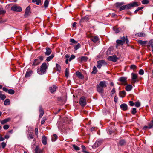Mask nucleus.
<instances>
[{"label": "nucleus", "instance_id": "obj_1", "mask_svg": "<svg viewBox=\"0 0 153 153\" xmlns=\"http://www.w3.org/2000/svg\"><path fill=\"white\" fill-rule=\"evenodd\" d=\"M46 64L44 63L41 66L40 69H37V73L40 75L42 74L46 71Z\"/></svg>", "mask_w": 153, "mask_h": 153}, {"label": "nucleus", "instance_id": "obj_2", "mask_svg": "<svg viewBox=\"0 0 153 153\" xmlns=\"http://www.w3.org/2000/svg\"><path fill=\"white\" fill-rule=\"evenodd\" d=\"M138 5H139L138 4V2H134L124 6L125 8V10H127V9H129L132 7H137Z\"/></svg>", "mask_w": 153, "mask_h": 153}, {"label": "nucleus", "instance_id": "obj_3", "mask_svg": "<svg viewBox=\"0 0 153 153\" xmlns=\"http://www.w3.org/2000/svg\"><path fill=\"white\" fill-rule=\"evenodd\" d=\"M97 63L98 64L97 65V66L99 69H100L101 67L103 65L106 64V62L103 60L98 61L97 62Z\"/></svg>", "mask_w": 153, "mask_h": 153}, {"label": "nucleus", "instance_id": "obj_4", "mask_svg": "<svg viewBox=\"0 0 153 153\" xmlns=\"http://www.w3.org/2000/svg\"><path fill=\"white\" fill-rule=\"evenodd\" d=\"M131 75L132 78L131 82L132 83H134L137 81H138L137 74L134 73H132Z\"/></svg>", "mask_w": 153, "mask_h": 153}, {"label": "nucleus", "instance_id": "obj_5", "mask_svg": "<svg viewBox=\"0 0 153 153\" xmlns=\"http://www.w3.org/2000/svg\"><path fill=\"white\" fill-rule=\"evenodd\" d=\"M97 91L101 95H102L104 94V90L103 88L99 86L98 85H97Z\"/></svg>", "mask_w": 153, "mask_h": 153}, {"label": "nucleus", "instance_id": "obj_6", "mask_svg": "<svg viewBox=\"0 0 153 153\" xmlns=\"http://www.w3.org/2000/svg\"><path fill=\"white\" fill-rule=\"evenodd\" d=\"M11 10L17 12H20L22 11V8L19 6H17L14 5L11 7Z\"/></svg>", "mask_w": 153, "mask_h": 153}, {"label": "nucleus", "instance_id": "obj_7", "mask_svg": "<svg viewBox=\"0 0 153 153\" xmlns=\"http://www.w3.org/2000/svg\"><path fill=\"white\" fill-rule=\"evenodd\" d=\"M79 103L80 105L82 106H85L86 104V100L85 97L83 96L80 99Z\"/></svg>", "mask_w": 153, "mask_h": 153}, {"label": "nucleus", "instance_id": "obj_8", "mask_svg": "<svg viewBox=\"0 0 153 153\" xmlns=\"http://www.w3.org/2000/svg\"><path fill=\"white\" fill-rule=\"evenodd\" d=\"M108 59L109 61L116 62L118 60V58L115 55H114L113 56L108 57Z\"/></svg>", "mask_w": 153, "mask_h": 153}, {"label": "nucleus", "instance_id": "obj_9", "mask_svg": "<svg viewBox=\"0 0 153 153\" xmlns=\"http://www.w3.org/2000/svg\"><path fill=\"white\" fill-rule=\"evenodd\" d=\"M40 63V61L38 59H35L34 61H33V64L32 65V67L33 68L36 66L38 65Z\"/></svg>", "mask_w": 153, "mask_h": 153}, {"label": "nucleus", "instance_id": "obj_10", "mask_svg": "<svg viewBox=\"0 0 153 153\" xmlns=\"http://www.w3.org/2000/svg\"><path fill=\"white\" fill-rule=\"evenodd\" d=\"M153 127V118L151 122L149 124L148 126H144L143 128V130H146L147 129L149 128H151Z\"/></svg>", "mask_w": 153, "mask_h": 153}, {"label": "nucleus", "instance_id": "obj_11", "mask_svg": "<svg viewBox=\"0 0 153 153\" xmlns=\"http://www.w3.org/2000/svg\"><path fill=\"white\" fill-rule=\"evenodd\" d=\"M89 17L88 16H86L85 17L82 18L80 21V23H83L85 22H88L89 20Z\"/></svg>", "mask_w": 153, "mask_h": 153}, {"label": "nucleus", "instance_id": "obj_12", "mask_svg": "<svg viewBox=\"0 0 153 153\" xmlns=\"http://www.w3.org/2000/svg\"><path fill=\"white\" fill-rule=\"evenodd\" d=\"M39 111L40 113L39 117V118H42L44 114V111L41 106H40L39 107Z\"/></svg>", "mask_w": 153, "mask_h": 153}, {"label": "nucleus", "instance_id": "obj_13", "mask_svg": "<svg viewBox=\"0 0 153 153\" xmlns=\"http://www.w3.org/2000/svg\"><path fill=\"white\" fill-rule=\"evenodd\" d=\"M57 88L58 87L57 86L55 85H53L49 88V90L51 93H53L56 91Z\"/></svg>", "mask_w": 153, "mask_h": 153}, {"label": "nucleus", "instance_id": "obj_14", "mask_svg": "<svg viewBox=\"0 0 153 153\" xmlns=\"http://www.w3.org/2000/svg\"><path fill=\"white\" fill-rule=\"evenodd\" d=\"M30 6H28L25 9V17L28 16L30 13Z\"/></svg>", "mask_w": 153, "mask_h": 153}, {"label": "nucleus", "instance_id": "obj_15", "mask_svg": "<svg viewBox=\"0 0 153 153\" xmlns=\"http://www.w3.org/2000/svg\"><path fill=\"white\" fill-rule=\"evenodd\" d=\"M127 78L125 77H121L119 78L118 80L120 82L123 83L124 85H126V83Z\"/></svg>", "mask_w": 153, "mask_h": 153}, {"label": "nucleus", "instance_id": "obj_16", "mask_svg": "<svg viewBox=\"0 0 153 153\" xmlns=\"http://www.w3.org/2000/svg\"><path fill=\"white\" fill-rule=\"evenodd\" d=\"M98 85L103 88H105L107 87L106 82L105 81H100L99 84Z\"/></svg>", "mask_w": 153, "mask_h": 153}, {"label": "nucleus", "instance_id": "obj_17", "mask_svg": "<svg viewBox=\"0 0 153 153\" xmlns=\"http://www.w3.org/2000/svg\"><path fill=\"white\" fill-rule=\"evenodd\" d=\"M101 141H99V140H97L93 145V147L94 149L97 148L101 145Z\"/></svg>", "mask_w": 153, "mask_h": 153}, {"label": "nucleus", "instance_id": "obj_18", "mask_svg": "<svg viewBox=\"0 0 153 153\" xmlns=\"http://www.w3.org/2000/svg\"><path fill=\"white\" fill-rule=\"evenodd\" d=\"M46 51L45 53V55L48 56L51 53L52 51L51 50V48L46 47Z\"/></svg>", "mask_w": 153, "mask_h": 153}, {"label": "nucleus", "instance_id": "obj_19", "mask_svg": "<svg viewBox=\"0 0 153 153\" xmlns=\"http://www.w3.org/2000/svg\"><path fill=\"white\" fill-rule=\"evenodd\" d=\"M120 107L122 110L123 111H126L127 110L128 106L126 104L123 103L121 105Z\"/></svg>", "mask_w": 153, "mask_h": 153}, {"label": "nucleus", "instance_id": "obj_20", "mask_svg": "<svg viewBox=\"0 0 153 153\" xmlns=\"http://www.w3.org/2000/svg\"><path fill=\"white\" fill-rule=\"evenodd\" d=\"M35 151L36 153H41L43 152V150L40 149L38 146H36Z\"/></svg>", "mask_w": 153, "mask_h": 153}, {"label": "nucleus", "instance_id": "obj_21", "mask_svg": "<svg viewBox=\"0 0 153 153\" xmlns=\"http://www.w3.org/2000/svg\"><path fill=\"white\" fill-rule=\"evenodd\" d=\"M76 74L79 78L82 79H83V76L80 72L77 71L76 72Z\"/></svg>", "mask_w": 153, "mask_h": 153}, {"label": "nucleus", "instance_id": "obj_22", "mask_svg": "<svg viewBox=\"0 0 153 153\" xmlns=\"http://www.w3.org/2000/svg\"><path fill=\"white\" fill-rule=\"evenodd\" d=\"M11 120V119L10 118H8L6 119H5L1 121V124L3 125L6 123L7 122H9Z\"/></svg>", "mask_w": 153, "mask_h": 153}, {"label": "nucleus", "instance_id": "obj_23", "mask_svg": "<svg viewBox=\"0 0 153 153\" xmlns=\"http://www.w3.org/2000/svg\"><path fill=\"white\" fill-rule=\"evenodd\" d=\"M42 143L44 145H45L47 144V139L46 137L45 136H43L42 138Z\"/></svg>", "mask_w": 153, "mask_h": 153}, {"label": "nucleus", "instance_id": "obj_24", "mask_svg": "<svg viewBox=\"0 0 153 153\" xmlns=\"http://www.w3.org/2000/svg\"><path fill=\"white\" fill-rule=\"evenodd\" d=\"M132 88V86L131 85H128L126 87V90L127 91H130Z\"/></svg>", "mask_w": 153, "mask_h": 153}, {"label": "nucleus", "instance_id": "obj_25", "mask_svg": "<svg viewBox=\"0 0 153 153\" xmlns=\"http://www.w3.org/2000/svg\"><path fill=\"white\" fill-rule=\"evenodd\" d=\"M99 40V38L98 37L95 36L92 37L91 39V40L94 42H96Z\"/></svg>", "mask_w": 153, "mask_h": 153}, {"label": "nucleus", "instance_id": "obj_26", "mask_svg": "<svg viewBox=\"0 0 153 153\" xmlns=\"http://www.w3.org/2000/svg\"><path fill=\"white\" fill-rule=\"evenodd\" d=\"M56 69L59 72H60L61 71V67L57 63L56 64Z\"/></svg>", "mask_w": 153, "mask_h": 153}, {"label": "nucleus", "instance_id": "obj_27", "mask_svg": "<svg viewBox=\"0 0 153 153\" xmlns=\"http://www.w3.org/2000/svg\"><path fill=\"white\" fill-rule=\"evenodd\" d=\"M120 39L122 41H124V42L125 43V41L126 44H127L128 43V40L127 38V36H126V37L123 36L120 38Z\"/></svg>", "mask_w": 153, "mask_h": 153}, {"label": "nucleus", "instance_id": "obj_28", "mask_svg": "<svg viewBox=\"0 0 153 153\" xmlns=\"http://www.w3.org/2000/svg\"><path fill=\"white\" fill-rule=\"evenodd\" d=\"M124 4L123 2H117L115 4V5L117 8H120L122 5Z\"/></svg>", "mask_w": 153, "mask_h": 153}, {"label": "nucleus", "instance_id": "obj_29", "mask_svg": "<svg viewBox=\"0 0 153 153\" xmlns=\"http://www.w3.org/2000/svg\"><path fill=\"white\" fill-rule=\"evenodd\" d=\"M34 137V135L33 133L32 132H30L28 135L27 138L29 140L32 139Z\"/></svg>", "mask_w": 153, "mask_h": 153}, {"label": "nucleus", "instance_id": "obj_30", "mask_svg": "<svg viewBox=\"0 0 153 153\" xmlns=\"http://www.w3.org/2000/svg\"><path fill=\"white\" fill-rule=\"evenodd\" d=\"M32 73V71H27L25 74V77H29L31 75Z\"/></svg>", "mask_w": 153, "mask_h": 153}, {"label": "nucleus", "instance_id": "obj_31", "mask_svg": "<svg viewBox=\"0 0 153 153\" xmlns=\"http://www.w3.org/2000/svg\"><path fill=\"white\" fill-rule=\"evenodd\" d=\"M119 94H120V97H125V96L126 95V92L125 91H120V92Z\"/></svg>", "mask_w": 153, "mask_h": 153}, {"label": "nucleus", "instance_id": "obj_32", "mask_svg": "<svg viewBox=\"0 0 153 153\" xmlns=\"http://www.w3.org/2000/svg\"><path fill=\"white\" fill-rule=\"evenodd\" d=\"M123 41H122V40H117L116 41V42L117 44L120 45H123V44L124 43V42Z\"/></svg>", "mask_w": 153, "mask_h": 153}, {"label": "nucleus", "instance_id": "obj_33", "mask_svg": "<svg viewBox=\"0 0 153 153\" xmlns=\"http://www.w3.org/2000/svg\"><path fill=\"white\" fill-rule=\"evenodd\" d=\"M88 59V57L86 56H82L81 57V61L82 62H86Z\"/></svg>", "mask_w": 153, "mask_h": 153}, {"label": "nucleus", "instance_id": "obj_34", "mask_svg": "<svg viewBox=\"0 0 153 153\" xmlns=\"http://www.w3.org/2000/svg\"><path fill=\"white\" fill-rule=\"evenodd\" d=\"M54 57V55L53 54H51L49 57H47L46 59V61H49L51 60Z\"/></svg>", "mask_w": 153, "mask_h": 153}, {"label": "nucleus", "instance_id": "obj_35", "mask_svg": "<svg viewBox=\"0 0 153 153\" xmlns=\"http://www.w3.org/2000/svg\"><path fill=\"white\" fill-rule=\"evenodd\" d=\"M136 35L138 36L143 37H144L145 36V34L141 32L137 33L136 34Z\"/></svg>", "mask_w": 153, "mask_h": 153}, {"label": "nucleus", "instance_id": "obj_36", "mask_svg": "<svg viewBox=\"0 0 153 153\" xmlns=\"http://www.w3.org/2000/svg\"><path fill=\"white\" fill-rule=\"evenodd\" d=\"M10 101L9 99H6L4 102V105H9L10 104Z\"/></svg>", "mask_w": 153, "mask_h": 153}, {"label": "nucleus", "instance_id": "obj_37", "mask_svg": "<svg viewBox=\"0 0 153 153\" xmlns=\"http://www.w3.org/2000/svg\"><path fill=\"white\" fill-rule=\"evenodd\" d=\"M32 1L33 3L36 2L37 5H39L41 3V0H32Z\"/></svg>", "mask_w": 153, "mask_h": 153}, {"label": "nucleus", "instance_id": "obj_38", "mask_svg": "<svg viewBox=\"0 0 153 153\" xmlns=\"http://www.w3.org/2000/svg\"><path fill=\"white\" fill-rule=\"evenodd\" d=\"M147 41H143L141 40H139L138 41V42L142 45L146 44L147 43Z\"/></svg>", "mask_w": 153, "mask_h": 153}, {"label": "nucleus", "instance_id": "obj_39", "mask_svg": "<svg viewBox=\"0 0 153 153\" xmlns=\"http://www.w3.org/2000/svg\"><path fill=\"white\" fill-rule=\"evenodd\" d=\"M97 71V70L96 67L95 66H94L93 67V69L92 72V73L93 74H96Z\"/></svg>", "mask_w": 153, "mask_h": 153}, {"label": "nucleus", "instance_id": "obj_40", "mask_svg": "<svg viewBox=\"0 0 153 153\" xmlns=\"http://www.w3.org/2000/svg\"><path fill=\"white\" fill-rule=\"evenodd\" d=\"M148 46H151L152 48H153V40L152 39L150 40L149 42Z\"/></svg>", "mask_w": 153, "mask_h": 153}, {"label": "nucleus", "instance_id": "obj_41", "mask_svg": "<svg viewBox=\"0 0 153 153\" xmlns=\"http://www.w3.org/2000/svg\"><path fill=\"white\" fill-rule=\"evenodd\" d=\"M126 143L125 141L123 140H121L119 141V144L121 146L124 145Z\"/></svg>", "mask_w": 153, "mask_h": 153}, {"label": "nucleus", "instance_id": "obj_42", "mask_svg": "<svg viewBox=\"0 0 153 153\" xmlns=\"http://www.w3.org/2000/svg\"><path fill=\"white\" fill-rule=\"evenodd\" d=\"M58 138L56 134H53V137H52V140L53 141H55Z\"/></svg>", "mask_w": 153, "mask_h": 153}, {"label": "nucleus", "instance_id": "obj_43", "mask_svg": "<svg viewBox=\"0 0 153 153\" xmlns=\"http://www.w3.org/2000/svg\"><path fill=\"white\" fill-rule=\"evenodd\" d=\"M49 1L48 0H46L45 1L44 5L45 7L46 8L48 6Z\"/></svg>", "mask_w": 153, "mask_h": 153}, {"label": "nucleus", "instance_id": "obj_44", "mask_svg": "<svg viewBox=\"0 0 153 153\" xmlns=\"http://www.w3.org/2000/svg\"><path fill=\"white\" fill-rule=\"evenodd\" d=\"M80 47V44L79 43H78L77 45L74 46V49L75 50H76L78 49Z\"/></svg>", "mask_w": 153, "mask_h": 153}, {"label": "nucleus", "instance_id": "obj_45", "mask_svg": "<svg viewBox=\"0 0 153 153\" xmlns=\"http://www.w3.org/2000/svg\"><path fill=\"white\" fill-rule=\"evenodd\" d=\"M143 7H138V8H137V9L135 11H134V13L135 14L136 13L138 12V11L139 10H142V9H143Z\"/></svg>", "mask_w": 153, "mask_h": 153}, {"label": "nucleus", "instance_id": "obj_46", "mask_svg": "<svg viewBox=\"0 0 153 153\" xmlns=\"http://www.w3.org/2000/svg\"><path fill=\"white\" fill-rule=\"evenodd\" d=\"M8 93L11 94H13L14 93V91L12 89H9L8 90Z\"/></svg>", "mask_w": 153, "mask_h": 153}, {"label": "nucleus", "instance_id": "obj_47", "mask_svg": "<svg viewBox=\"0 0 153 153\" xmlns=\"http://www.w3.org/2000/svg\"><path fill=\"white\" fill-rule=\"evenodd\" d=\"M73 148L76 150H79L80 149V148L76 145H73Z\"/></svg>", "mask_w": 153, "mask_h": 153}, {"label": "nucleus", "instance_id": "obj_48", "mask_svg": "<svg viewBox=\"0 0 153 153\" xmlns=\"http://www.w3.org/2000/svg\"><path fill=\"white\" fill-rule=\"evenodd\" d=\"M70 41L72 43H74V44H77V42H78L77 41H75L73 39H70Z\"/></svg>", "mask_w": 153, "mask_h": 153}, {"label": "nucleus", "instance_id": "obj_49", "mask_svg": "<svg viewBox=\"0 0 153 153\" xmlns=\"http://www.w3.org/2000/svg\"><path fill=\"white\" fill-rule=\"evenodd\" d=\"M113 29H114V31L116 33H117L120 31V29L119 28H116L115 27H114Z\"/></svg>", "mask_w": 153, "mask_h": 153}, {"label": "nucleus", "instance_id": "obj_50", "mask_svg": "<svg viewBox=\"0 0 153 153\" xmlns=\"http://www.w3.org/2000/svg\"><path fill=\"white\" fill-rule=\"evenodd\" d=\"M137 66L135 65H131L130 67V68L131 69H133V70H134L137 68Z\"/></svg>", "mask_w": 153, "mask_h": 153}, {"label": "nucleus", "instance_id": "obj_51", "mask_svg": "<svg viewBox=\"0 0 153 153\" xmlns=\"http://www.w3.org/2000/svg\"><path fill=\"white\" fill-rule=\"evenodd\" d=\"M142 2L143 4H147L149 3V1L148 0H143L142 1Z\"/></svg>", "mask_w": 153, "mask_h": 153}, {"label": "nucleus", "instance_id": "obj_52", "mask_svg": "<svg viewBox=\"0 0 153 153\" xmlns=\"http://www.w3.org/2000/svg\"><path fill=\"white\" fill-rule=\"evenodd\" d=\"M65 76L66 77H68V75H69V73L68 72L67 69V68L65 70Z\"/></svg>", "mask_w": 153, "mask_h": 153}, {"label": "nucleus", "instance_id": "obj_53", "mask_svg": "<svg viewBox=\"0 0 153 153\" xmlns=\"http://www.w3.org/2000/svg\"><path fill=\"white\" fill-rule=\"evenodd\" d=\"M137 112L136 109L135 108H133L132 109V113L133 114H135Z\"/></svg>", "mask_w": 153, "mask_h": 153}, {"label": "nucleus", "instance_id": "obj_54", "mask_svg": "<svg viewBox=\"0 0 153 153\" xmlns=\"http://www.w3.org/2000/svg\"><path fill=\"white\" fill-rule=\"evenodd\" d=\"M135 106L137 107H139L140 106V104L139 102H135Z\"/></svg>", "mask_w": 153, "mask_h": 153}, {"label": "nucleus", "instance_id": "obj_55", "mask_svg": "<svg viewBox=\"0 0 153 153\" xmlns=\"http://www.w3.org/2000/svg\"><path fill=\"white\" fill-rule=\"evenodd\" d=\"M144 73V71L143 70L140 69L139 72V74L140 75H143Z\"/></svg>", "mask_w": 153, "mask_h": 153}, {"label": "nucleus", "instance_id": "obj_56", "mask_svg": "<svg viewBox=\"0 0 153 153\" xmlns=\"http://www.w3.org/2000/svg\"><path fill=\"white\" fill-rule=\"evenodd\" d=\"M6 146V143L4 142H2L1 143V146L3 149Z\"/></svg>", "mask_w": 153, "mask_h": 153}, {"label": "nucleus", "instance_id": "obj_57", "mask_svg": "<svg viewBox=\"0 0 153 153\" xmlns=\"http://www.w3.org/2000/svg\"><path fill=\"white\" fill-rule=\"evenodd\" d=\"M9 127V126L8 125H5L3 126V128L4 129L7 130L8 129Z\"/></svg>", "mask_w": 153, "mask_h": 153}, {"label": "nucleus", "instance_id": "obj_58", "mask_svg": "<svg viewBox=\"0 0 153 153\" xmlns=\"http://www.w3.org/2000/svg\"><path fill=\"white\" fill-rule=\"evenodd\" d=\"M46 120V118L45 117H43L41 121V124L42 125L43 124Z\"/></svg>", "mask_w": 153, "mask_h": 153}, {"label": "nucleus", "instance_id": "obj_59", "mask_svg": "<svg viewBox=\"0 0 153 153\" xmlns=\"http://www.w3.org/2000/svg\"><path fill=\"white\" fill-rule=\"evenodd\" d=\"M123 10H125V8L124 6H121L119 9V10L121 11Z\"/></svg>", "mask_w": 153, "mask_h": 153}, {"label": "nucleus", "instance_id": "obj_60", "mask_svg": "<svg viewBox=\"0 0 153 153\" xmlns=\"http://www.w3.org/2000/svg\"><path fill=\"white\" fill-rule=\"evenodd\" d=\"M82 149L83 150V151L84 153H87V152L85 150L86 148L83 145L82 146Z\"/></svg>", "mask_w": 153, "mask_h": 153}, {"label": "nucleus", "instance_id": "obj_61", "mask_svg": "<svg viewBox=\"0 0 153 153\" xmlns=\"http://www.w3.org/2000/svg\"><path fill=\"white\" fill-rule=\"evenodd\" d=\"M111 96H112V95H113V94L115 92V89L114 87L113 88L112 90L111 91Z\"/></svg>", "mask_w": 153, "mask_h": 153}, {"label": "nucleus", "instance_id": "obj_62", "mask_svg": "<svg viewBox=\"0 0 153 153\" xmlns=\"http://www.w3.org/2000/svg\"><path fill=\"white\" fill-rule=\"evenodd\" d=\"M75 56L74 55H72L69 58V61H71L72 60L74 59L75 58Z\"/></svg>", "mask_w": 153, "mask_h": 153}, {"label": "nucleus", "instance_id": "obj_63", "mask_svg": "<svg viewBox=\"0 0 153 153\" xmlns=\"http://www.w3.org/2000/svg\"><path fill=\"white\" fill-rule=\"evenodd\" d=\"M37 59H38L41 62V61L43 60V57L42 56H40L38 57Z\"/></svg>", "mask_w": 153, "mask_h": 153}, {"label": "nucleus", "instance_id": "obj_64", "mask_svg": "<svg viewBox=\"0 0 153 153\" xmlns=\"http://www.w3.org/2000/svg\"><path fill=\"white\" fill-rule=\"evenodd\" d=\"M6 98V96L4 94H2L0 98L2 100H4Z\"/></svg>", "mask_w": 153, "mask_h": 153}]
</instances>
